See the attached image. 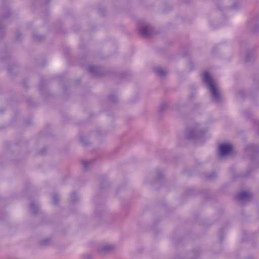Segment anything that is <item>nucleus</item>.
Segmentation results:
<instances>
[{
    "instance_id": "1",
    "label": "nucleus",
    "mask_w": 259,
    "mask_h": 259,
    "mask_svg": "<svg viewBox=\"0 0 259 259\" xmlns=\"http://www.w3.org/2000/svg\"><path fill=\"white\" fill-rule=\"evenodd\" d=\"M203 79L204 82L208 85L213 99L216 102H219L220 100L221 96L218 88L217 83L206 71L204 72L203 74Z\"/></svg>"
},
{
    "instance_id": "11",
    "label": "nucleus",
    "mask_w": 259,
    "mask_h": 259,
    "mask_svg": "<svg viewBox=\"0 0 259 259\" xmlns=\"http://www.w3.org/2000/svg\"><path fill=\"white\" fill-rule=\"evenodd\" d=\"M189 137L190 138H193V136H191V135H189Z\"/></svg>"
},
{
    "instance_id": "8",
    "label": "nucleus",
    "mask_w": 259,
    "mask_h": 259,
    "mask_svg": "<svg viewBox=\"0 0 259 259\" xmlns=\"http://www.w3.org/2000/svg\"><path fill=\"white\" fill-rule=\"evenodd\" d=\"M53 202L54 204H56L58 201V197L57 196H54L53 197Z\"/></svg>"
},
{
    "instance_id": "3",
    "label": "nucleus",
    "mask_w": 259,
    "mask_h": 259,
    "mask_svg": "<svg viewBox=\"0 0 259 259\" xmlns=\"http://www.w3.org/2000/svg\"><path fill=\"white\" fill-rule=\"evenodd\" d=\"M232 148V146L230 144H223L220 145L219 147L220 155L221 157H224L229 154L231 153Z\"/></svg>"
},
{
    "instance_id": "5",
    "label": "nucleus",
    "mask_w": 259,
    "mask_h": 259,
    "mask_svg": "<svg viewBox=\"0 0 259 259\" xmlns=\"http://www.w3.org/2000/svg\"><path fill=\"white\" fill-rule=\"evenodd\" d=\"M140 33L143 36H148L151 32V28L148 25H142L139 28Z\"/></svg>"
},
{
    "instance_id": "6",
    "label": "nucleus",
    "mask_w": 259,
    "mask_h": 259,
    "mask_svg": "<svg viewBox=\"0 0 259 259\" xmlns=\"http://www.w3.org/2000/svg\"><path fill=\"white\" fill-rule=\"evenodd\" d=\"M155 71L159 76H163L166 74V71L159 67H156Z\"/></svg>"
},
{
    "instance_id": "10",
    "label": "nucleus",
    "mask_w": 259,
    "mask_h": 259,
    "mask_svg": "<svg viewBox=\"0 0 259 259\" xmlns=\"http://www.w3.org/2000/svg\"><path fill=\"white\" fill-rule=\"evenodd\" d=\"M89 70H90V71H92V67H90V68H89Z\"/></svg>"
},
{
    "instance_id": "7",
    "label": "nucleus",
    "mask_w": 259,
    "mask_h": 259,
    "mask_svg": "<svg viewBox=\"0 0 259 259\" xmlns=\"http://www.w3.org/2000/svg\"><path fill=\"white\" fill-rule=\"evenodd\" d=\"M31 210L33 212H35V210L34 209L35 205L34 204H31Z\"/></svg>"
},
{
    "instance_id": "4",
    "label": "nucleus",
    "mask_w": 259,
    "mask_h": 259,
    "mask_svg": "<svg viewBox=\"0 0 259 259\" xmlns=\"http://www.w3.org/2000/svg\"><path fill=\"white\" fill-rule=\"evenodd\" d=\"M250 198V194L247 192H242L238 194L237 196V200L241 203L243 202L244 201L249 200Z\"/></svg>"
},
{
    "instance_id": "2",
    "label": "nucleus",
    "mask_w": 259,
    "mask_h": 259,
    "mask_svg": "<svg viewBox=\"0 0 259 259\" xmlns=\"http://www.w3.org/2000/svg\"><path fill=\"white\" fill-rule=\"evenodd\" d=\"M115 249V246L111 244L104 243L100 245L97 248V251L101 254L104 255L112 252Z\"/></svg>"
},
{
    "instance_id": "9",
    "label": "nucleus",
    "mask_w": 259,
    "mask_h": 259,
    "mask_svg": "<svg viewBox=\"0 0 259 259\" xmlns=\"http://www.w3.org/2000/svg\"><path fill=\"white\" fill-rule=\"evenodd\" d=\"M88 162H86V161H83L82 162V164L84 166V168H86V165L87 164Z\"/></svg>"
}]
</instances>
